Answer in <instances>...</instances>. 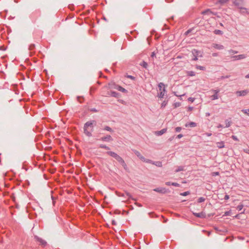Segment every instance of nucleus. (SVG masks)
Listing matches in <instances>:
<instances>
[{
  "mask_svg": "<svg viewBox=\"0 0 249 249\" xmlns=\"http://www.w3.org/2000/svg\"><path fill=\"white\" fill-rule=\"evenodd\" d=\"M104 130H106L110 132H113V130L108 126H105L103 129Z\"/></svg>",
  "mask_w": 249,
  "mask_h": 249,
  "instance_id": "24",
  "label": "nucleus"
},
{
  "mask_svg": "<svg viewBox=\"0 0 249 249\" xmlns=\"http://www.w3.org/2000/svg\"><path fill=\"white\" fill-rule=\"evenodd\" d=\"M197 125V124L195 122H191L187 123L185 124V126L186 127H195Z\"/></svg>",
  "mask_w": 249,
  "mask_h": 249,
  "instance_id": "15",
  "label": "nucleus"
},
{
  "mask_svg": "<svg viewBox=\"0 0 249 249\" xmlns=\"http://www.w3.org/2000/svg\"><path fill=\"white\" fill-rule=\"evenodd\" d=\"M193 215L196 217L204 218L206 217V214L204 212H201V213H193Z\"/></svg>",
  "mask_w": 249,
  "mask_h": 249,
  "instance_id": "8",
  "label": "nucleus"
},
{
  "mask_svg": "<svg viewBox=\"0 0 249 249\" xmlns=\"http://www.w3.org/2000/svg\"><path fill=\"white\" fill-rule=\"evenodd\" d=\"M155 56H156V53H155V52H152L151 53V57L153 58L154 57H155Z\"/></svg>",
  "mask_w": 249,
  "mask_h": 249,
  "instance_id": "54",
  "label": "nucleus"
},
{
  "mask_svg": "<svg viewBox=\"0 0 249 249\" xmlns=\"http://www.w3.org/2000/svg\"><path fill=\"white\" fill-rule=\"evenodd\" d=\"M233 140L236 141H239L238 138L235 135H232L231 137Z\"/></svg>",
  "mask_w": 249,
  "mask_h": 249,
  "instance_id": "44",
  "label": "nucleus"
},
{
  "mask_svg": "<svg viewBox=\"0 0 249 249\" xmlns=\"http://www.w3.org/2000/svg\"><path fill=\"white\" fill-rule=\"evenodd\" d=\"M247 57V55L244 54H239L238 55H232L231 56V58L233 59V60H238L244 59Z\"/></svg>",
  "mask_w": 249,
  "mask_h": 249,
  "instance_id": "5",
  "label": "nucleus"
},
{
  "mask_svg": "<svg viewBox=\"0 0 249 249\" xmlns=\"http://www.w3.org/2000/svg\"><path fill=\"white\" fill-rule=\"evenodd\" d=\"M127 77L128 78L131 79H132V80H135V77H134V76H132V75H128L127 76Z\"/></svg>",
  "mask_w": 249,
  "mask_h": 249,
  "instance_id": "47",
  "label": "nucleus"
},
{
  "mask_svg": "<svg viewBox=\"0 0 249 249\" xmlns=\"http://www.w3.org/2000/svg\"><path fill=\"white\" fill-rule=\"evenodd\" d=\"M190 194V192L189 191H186V192H184L183 193H181L180 194V195L182 196H186L189 195Z\"/></svg>",
  "mask_w": 249,
  "mask_h": 249,
  "instance_id": "35",
  "label": "nucleus"
},
{
  "mask_svg": "<svg viewBox=\"0 0 249 249\" xmlns=\"http://www.w3.org/2000/svg\"><path fill=\"white\" fill-rule=\"evenodd\" d=\"M192 53L193 55H196L197 57L199 55L201 56V55L200 54L201 52L199 51H197V50L194 49L192 51Z\"/></svg>",
  "mask_w": 249,
  "mask_h": 249,
  "instance_id": "19",
  "label": "nucleus"
},
{
  "mask_svg": "<svg viewBox=\"0 0 249 249\" xmlns=\"http://www.w3.org/2000/svg\"><path fill=\"white\" fill-rule=\"evenodd\" d=\"M172 185L175 186V187H179L180 186V184L177 182H172Z\"/></svg>",
  "mask_w": 249,
  "mask_h": 249,
  "instance_id": "45",
  "label": "nucleus"
},
{
  "mask_svg": "<svg viewBox=\"0 0 249 249\" xmlns=\"http://www.w3.org/2000/svg\"><path fill=\"white\" fill-rule=\"evenodd\" d=\"M184 170V166H179L178 167V168L176 169L175 172H179L180 171H183Z\"/></svg>",
  "mask_w": 249,
  "mask_h": 249,
  "instance_id": "21",
  "label": "nucleus"
},
{
  "mask_svg": "<svg viewBox=\"0 0 249 249\" xmlns=\"http://www.w3.org/2000/svg\"><path fill=\"white\" fill-rule=\"evenodd\" d=\"M107 154L108 155H109V156H111V157H113V158H114L115 160H116V159L117 158V157L119 156V155H118L117 153H115V152H112V151H108V152H107Z\"/></svg>",
  "mask_w": 249,
  "mask_h": 249,
  "instance_id": "13",
  "label": "nucleus"
},
{
  "mask_svg": "<svg viewBox=\"0 0 249 249\" xmlns=\"http://www.w3.org/2000/svg\"><path fill=\"white\" fill-rule=\"evenodd\" d=\"M116 160L119 162V163L120 164H121L122 163H123V162H124V160L119 155Z\"/></svg>",
  "mask_w": 249,
  "mask_h": 249,
  "instance_id": "23",
  "label": "nucleus"
},
{
  "mask_svg": "<svg viewBox=\"0 0 249 249\" xmlns=\"http://www.w3.org/2000/svg\"><path fill=\"white\" fill-rule=\"evenodd\" d=\"M242 111L247 115L249 116V109H243Z\"/></svg>",
  "mask_w": 249,
  "mask_h": 249,
  "instance_id": "36",
  "label": "nucleus"
},
{
  "mask_svg": "<svg viewBox=\"0 0 249 249\" xmlns=\"http://www.w3.org/2000/svg\"><path fill=\"white\" fill-rule=\"evenodd\" d=\"M140 65L143 68L147 69L148 68V64L146 62L144 61H142L141 63H140Z\"/></svg>",
  "mask_w": 249,
  "mask_h": 249,
  "instance_id": "20",
  "label": "nucleus"
},
{
  "mask_svg": "<svg viewBox=\"0 0 249 249\" xmlns=\"http://www.w3.org/2000/svg\"><path fill=\"white\" fill-rule=\"evenodd\" d=\"M100 141L103 142H110L113 140L111 136L109 135H107L106 136L103 137L100 139Z\"/></svg>",
  "mask_w": 249,
  "mask_h": 249,
  "instance_id": "7",
  "label": "nucleus"
},
{
  "mask_svg": "<svg viewBox=\"0 0 249 249\" xmlns=\"http://www.w3.org/2000/svg\"><path fill=\"white\" fill-rule=\"evenodd\" d=\"M229 198H230L229 196V195H226L225 196H224V199H225V200H228V199H229Z\"/></svg>",
  "mask_w": 249,
  "mask_h": 249,
  "instance_id": "53",
  "label": "nucleus"
},
{
  "mask_svg": "<svg viewBox=\"0 0 249 249\" xmlns=\"http://www.w3.org/2000/svg\"><path fill=\"white\" fill-rule=\"evenodd\" d=\"M205 198L203 197H200L197 199V202L199 203H202L205 200Z\"/></svg>",
  "mask_w": 249,
  "mask_h": 249,
  "instance_id": "30",
  "label": "nucleus"
},
{
  "mask_svg": "<svg viewBox=\"0 0 249 249\" xmlns=\"http://www.w3.org/2000/svg\"><path fill=\"white\" fill-rule=\"evenodd\" d=\"M202 14L203 15H210L211 14H212L213 15H215V14H214L212 12L210 11V9H207L203 12H202Z\"/></svg>",
  "mask_w": 249,
  "mask_h": 249,
  "instance_id": "18",
  "label": "nucleus"
},
{
  "mask_svg": "<svg viewBox=\"0 0 249 249\" xmlns=\"http://www.w3.org/2000/svg\"><path fill=\"white\" fill-rule=\"evenodd\" d=\"M153 191L161 194H165L167 192V190L165 188L163 187L156 188Z\"/></svg>",
  "mask_w": 249,
  "mask_h": 249,
  "instance_id": "6",
  "label": "nucleus"
},
{
  "mask_svg": "<svg viewBox=\"0 0 249 249\" xmlns=\"http://www.w3.org/2000/svg\"><path fill=\"white\" fill-rule=\"evenodd\" d=\"M213 32L215 35H222L223 34V32L220 30H215Z\"/></svg>",
  "mask_w": 249,
  "mask_h": 249,
  "instance_id": "28",
  "label": "nucleus"
},
{
  "mask_svg": "<svg viewBox=\"0 0 249 249\" xmlns=\"http://www.w3.org/2000/svg\"><path fill=\"white\" fill-rule=\"evenodd\" d=\"M167 104V101H164L161 105V107H164Z\"/></svg>",
  "mask_w": 249,
  "mask_h": 249,
  "instance_id": "40",
  "label": "nucleus"
},
{
  "mask_svg": "<svg viewBox=\"0 0 249 249\" xmlns=\"http://www.w3.org/2000/svg\"><path fill=\"white\" fill-rule=\"evenodd\" d=\"M172 182H165V184L167 186H170V185H172Z\"/></svg>",
  "mask_w": 249,
  "mask_h": 249,
  "instance_id": "57",
  "label": "nucleus"
},
{
  "mask_svg": "<svg viewBox=\"0 0 249 249\" xmlns=\"http://www.w3.org/2000/svg\"><path fill=\"white\" fill-rule=\"evenodd\" d=\"M229 0H219L218 2L221 4L227 3Z\"/></svg>",
  "mask_w": 249,
  "mask_h": 249,
  "instance_id": "37",
  "label": "nucleus"
},
{
  "mask_svg": "<svg viewBox=\"0 0 249 249\" xmlns=\"http://www.w3.org/2000/svg\"><path fill=\"white\" fill-rule=\"evenodd\" d=\"M163 87V91H160V93L158 94V97L160 98H163L165 93L166 92V90L165 89V84L162 83L160 82L158 84V88L160 90H161V88Z\"/></svg>",
  "mask_w": 249,
  "mask_h": 249,
  "instance_id": "2",
  "label": "nucleus"
},
{
  "mask_svg": "<svg viewBox=\"0 0 249 249\" xmlns=\"http://www.w3.org/2000/svg\"><path fill=\"white\" fill-rule=\"evenodd\" d=\"M217 127L218 128H223V127H224V126H223V125H222V124H219L217 125Z\"/></svg>",
  "mask_w": 249,
  "mask_h": 249,
  "instance_id": "59",
  "label": "nucleus"
},
{
  "mask_svg": "<svg viewBox=\"0 0 249 249\" xmlns=\"http://www.w3.org/2000/svg\"><path fill=\"white\" fill-rule=\"evenodd\" d=\"M249 92V90L245 89L243 90L237 91L236 94L239 96H244Z\"/></svg>",
  "mask_w": 249,
  "mask_h": 249,
  "instance_id": "9",
  "label": "nucleus"
},
{
  "mask_svg": "<svg viewBox=\"0 0 249 249\" xmlns=\"http://www.w3.org/2000/svg\"><path fill=\"white\" fill-rule=\"evenodd\" d=\"M231 213V212L230 211H226V212H225L224 215H225V216L230 215Z\"/></svg>",
  "mask_w": 249,
  "mask_h": 249,
  "instance_id": "46",
  "label": "nucleus"
},
{
  "mask_svg": "<svg viewBox=\"0 0 249 249\" xmlns=\"http://www.w3.org/2000/svg\"><path fill=\"white\" fill-rule=\"evenodd\" d=\"M119 93L115 91H111L110 93V95L112 97H118L119 96Z\"/></svg>",
  "mask_w": 249,
  "mask_h": 249,
  "instance_id": "22",
  "label": "nucleus"
},
{
  "mask_svg": "<svg viewBox=\"0 0 249 249\" xmlns=\"http://www.w3.org/2000/svg\"><path fill=\"white\" fill-rule=\"evenodd\" d=\"M218 98V95L216 94H214L213 95H212L211 96V99L212 100H216V99H217Z\"/></svg>",
  "mask_w": 249,
  "mask_h": 249,
  "instance_id": "33",
  "label": "nucleus"
},
{
  "mask_svg": "<svg viewBox=\"0 0 249 249\" xmlns=\"http://www.w3.org/2000/svg\"><path fill=\"white\" fill-rule=\"evenodd\" d=\"M35 44H30L29 46V50H32L35 48Z\"/></svg>",
  "mask_w": 249,
  "mask_h": 249,
  "instance_id": "42",
  "label": "nucleus"
},
{
  "mask_svg": "<svg viewBox=\"0 0 249 249\" xmlns=\"http://www.w3.org/2000/svg\"><path fill=\"white\" fill-rule=\"evenodd\" d=\"M34 238L36 241L39 242V245H41L42 247H44L47 245V242L37 235H35Z\"/></svg>",
  "mask_w": 249,
  "mask_h": 249,
  "instance_id": "3",
  "label": "nucleus"
},
{
  "mask_svg": "<svg viewBox=\"0 0 249 249\" xmlns=\"http://www.w3.org/2000/svg\"><path fill=\"white\" fill-rule=\"evenodd\" d=\"M226 123V126L225 127H229L231 126V121H228V120H226L225 121Z\"/></svg>",
  "mask_w": 249,
  "mask_h": 249,
  "instance_id": "34",
  "label": "nucleus"
},
{
  "mask_svg": "<svg viewBox=\"0 0 249 249\" xmlns=\"http://www.w3.org/2000/svg\"><path fill=\"white\" fill-rule=\"evenodd\" d=\"M182 129L181 127L178 126L175 128V131L176 132H179Z\"/></svg>",
  "mask_w": 249,
  "mask_h": 249,
  "instance_id": "43",
  "label": "nucleus"
},
{
  "mask_svg": "<svg viewBox=\"0 0 249 249\" xmlns=\"http://www.w3.org/2000/svg\"><path fill=\"white\" fill-rule=\"evenodd\" d=\"M107 154L108 155H109V156H111V157H113V158H114L115 160H116V159L117 158V157L119 156V155H118L117 153H115V152H112V151H108V152H107Z\"/></svg>",
  "mask_w": 249,
  "mask_h": 249,
  "instance_id": "12",
  "label": "nucleus"
},
{
  "mask_svg": "<svg viewBox=\"0 0 249 249\" xmlns=\"http://www.w3.org/2000/svg\"><path fill=\"white\" fill-rule=\"evenodd\" d=\"M114 88L119 91H122V92L125 93L127 92V90L119 85H115Z\"/></svg>",
  "mask_w": 249,
  "mask_h": 249,
  "instance_id": "14",
  "label": "nucleus"
},
{
  "mask_svg": "<svg viewBox=\"0 0 249 249\" xmlns=\"http://www.w3.org/2000/svg\"><path fill=\"white\" fill-rule=\"evenodd\" d=\"M51 198H52V201H53V205H54L55 204V198H54V197L53 196H51Z\"/></svg>",
  "mask_w": 249,
  "mask_h": 249,
  "instance_id": "49",
  "label": "nucleus"
},
{
  "mask_svg": "<svg viewBox=\"0 0 249 249\" xmlns=\"http://www.w3.org/2000/svg\"><path fill=\"white\" fill-rule=\"evenodd\" d=\"M216 146L218 148H220V149L223 148L225 147V144H224V142L223 141L217 142H216Z\"/></svg>",
  "mask_w": 249,
  "mask_h": 249,
  "instance_id": "17",
  "label": "nucleus"
},
{
  "mask_svg": "<svg viewBox=\"0 0 249 249\" xmlns=\"http://www.w3.org/2000/svg\"><path fill=\"white\" fill-rule=\"evenodd\" d=\"M153 164L155 165L157 167H161L162 163L161 161H153Z\"/></svg>",
  "mask_w": 249,
  "mask_h": 249,
  "instance_id": "26",
  "label": "nucleus"
},
{
  "mask_svg": "<svg viewBox=\"0 0 249 249\" xmlns=\"http://www.w3.org/2000/svg\"><path fill=\"white\" fill-rule=\"evenodd\" d=\"M125 195H126V196H128V197H129V198L131 197V195H130V194H129V193H128V192H126V193H125Z\"/></svg>",
  "mask_w": 249,
  "mask_h": 249,
  "instance_id": "61",
  "label": "nucleus"
},
{
  "mask_svg": "<svg viewBox=\"0 0 249 249\" xmlns=\"http://www.w3.org/2000/svg\"><path fill=\"white\" fill-rule=\"evenodd\" d=\"M187 74L188 76H194L196 75V72L193 71H188L187 72Z\"/></svg>",
  "mask_w": 249,
  "mask_h": 249,
  "instance_id": "29",
  "label": "nucleus"
},
{
  "mask_svg": "<svg viewBox=\"0 0 249 249\" xmlns=\"http://www.w3.org/2000/svg\"><path fill=\"white\" fill-rule=\"evenodd\" d=\"M142 161L146 162V163L152 164L153 163V161H152V160H149V159H146L145 158H144V159Z\"/></svg>",
  "mask_w": 249,
  "mask_h": 249,
  "instance_id": "31",
  "label": "nucleus"
},
{
  "mask_svg": "<svg viewBox=\"0 0 249 249\" xmlns=\"http://www.w3.org/2000/svg\"><path fill=\"white\" fill-rule=\"evenodd\" d=\"M229 53H230L236 54L238 53V52L236 51L231 49V50H229Z\"/></svg>",
  "mask_w": 249,
  "mask_h": 249,
  "instance_id": "39",
  "label": "nucleus"
},
{
  "mask_svg": "<svg viewBox=\"0 0 249 249\" xmlns=\"http://www.w3.org/2000/svg\"><path fill=\"white\" fill-rule=\"evenodd\" d=\"M111 224L113 225H117V222H116V221L115 220H112Z\"/></svg>",
  "mask_w": 249,
  "mask_h": 249,
  "instance_id": "51",
  "label": "nucleus"
},
{
  "mask_svg": "<svg viewBox=\"0 0 249 249\" xmlns=\"http://www.w3.org/2000/svg\"><path fill=\"white\" fill-rule=\"evenodd\" d=\"M193 109V107H189L188 108V111H191Z\"/></svg>",
  "mask_w": 249,
  "mask_h": 249,
  "instance_id": "58",
  "label": "nucleus"
},
{
  "mask_svg": "<svg viewBox=\"0 0 249 249\" xmlns=\"http://www.w3.org/2000/svg\"><path fill=\"white\" fill-rule=\"evenodd\" d=\"M117 195L119 196H123V197H124V194H121V193H117Z\"/></svg>",
  "mask_w": 249,
  "mask_h": 249,
  "instance_id": "56",
  "label": "nucleus"
},
{
  "mask_svg": "<svg viewBox=\"0 0 249 249\" xmlns=\"http://www.w3.org/2000/svg\"><path fill=\"white\" fill-rule=\"evenodd\" d=\"M188 101L191 102H193L194 101H195V98H192V97H189L188 99Z\"/></svg>",
  "mask_w": 249,
  "mask_h": 249,
  "instance_id": "50",
  "label": "nucleus"
},
{
  "mask_svg": "<svg viewBox=\"0 0 249 249\" xmlns=\"http://www.w3.org/2000/svg\"><path fill=\"white\" fill-rule=\"evenodd\" d=\"M243 3V0H235L234 2V4L235 5L238 7V8H239L241 10H247L246 8L243 7L242 6Z\"/></svg>",
  "mask_w": 249,
  "mask_h": 249,
  "instance_id": "4",
  "label": "nucleus"
},
{
  "mask_svg": "<svg viewBox=\"0 0 249 249\" xmlns=\"http://www.w3.org/2000/svg\"><path fill=\"white\" fill-rule=\"evenodd\" d=\"M124 168V170H127V166L126 164L125 163V161L123 162V163H122L121 164Z\"/></svg>",
  "mask_w": 249,
  "mask_h": 249,
  "instance_id": "38",
  "label": "nucleus"
},
{
  "mask_svg": "<svg viewBox=\"0 0 249 249\" xmlns=\"http://www.w3.org/2000/svg\"><path fill=\"white\" fill-rule=\"evenodd\" d=\"M183 136V135H182V134H178V135H177V138H178V139H180V138H181Z\"/></svg>",
  "mask_w": 249,
  "mask_h": 249,
  "instance_id": "52",
  "label": "nucleus"
},
{
  "mask_svg": "<svg viewBox=\"0 0 249 249\" xmlns=\"http://www.w3.org/2000/svg\"><path fill=\"white\" fill-rule=\"evenodd\" d=\"M191 31H192V30H191V29H189V30H187V31L186 32L185 34H186V35H188V34H189L191 32Z\"/></svg>",
  "mask_w": 249,
  "mask_h": 249,
  "instance_id": "60",
  "label": "nucleus"
},
{
  "mask_svg": "<svg viewBox=\"0 0 249 249\" xmlns=\"http://www.w3.org/2000/svg\"><path fill=\"white\" fill-rule=\"evenodd\" d=\"M91 110L93 112H97V110L95 108H92Z\"/></svg>",
  "mask_w": 249,
  "mask_h": 249,
  "instance_id": "63",
  "label": "nucleus"
},
{
  "mask_svg": "<svg viewBox=\"0 0 249 249\" xmlns=\"http://www.w3.org/2000/svg\"><path fill=\"white\" fill-rule=\"evenodd\" d=\"M194 57L192 58L193 60L196 61L198 59L197 56L196 55H194Z\"/></svg>",
  "mask_w": 249,
  "mask_h": 249,
  "instance_id": "55",
  "label": "nucleus"
},
{
  "mask_svg": "<svg viewBox=\"0 0 249 249\" xmlns=\"http://www.w3.org/2000/svg\"><path fill=\"white\" fill-rule=\"evenodd\" d=\"M213 47L214 48L219 50H223L224 49V46L219 44L213 43Z\"/></svg>",
  "mask_w": 249,
  "mask_h": 249,
  "instance_id": "10",
  "label": "nucleus"
},
{
  "mask_svg": "<svg viewBox=\"0 0 249 249\" xmlns=\"http://www.w3.org/2000/svg\"><path fill=\"white\" fill-rule=\"evenodd\" d=\"M99 147L100 148H104V149H105L106 150H109L110 149V148L107 146H106V145L105 144H100L99 145Z\"/></svg>",
  "mask_w": 249,
  "mask_h": 249,
  "instance_id": "27",
  "label": "nucleus"
},
{
  "mask_svg": "<svg viewBox=\"0 0 249 249\" xmlns=\"http://www.w3.org/2000/svg\"><path fill=\"white\" fill-rule=\"evenodd\" d=\"M206 135L207 136H211L212 135V134L211 133H207L206 134Z\"/></svg>",
  "mask_w": 249,
  "mask_h": 249,
  "instance_id": "62",
  "label": "nucleus"
},
{
  "mask_svg": "<svg viewBox=\"0 0 249 249\" xmlns=\"http://www.w3.org/2000/svg\"><path fill=\"white\" fill-rule=\"evenodd\" d=\"M181 105V104L179 102H176L174 104V107H180Z\"/></svg>",
  "mask_w": 249,
  "mask_h": 249,
  "instance_id": "41",
  "label": "nucleus"
},
{
  "mask_svg": "<svg viewBox=\"0 0 249 249\" xmlns=\"http://www.w3.org/2000/svg\"><path fill=\"white\" fill-rule=\"evenodd\" d=\"M196 68L197 70H199L201 71H205L206 68L203 66H199V65H196Z\"/></svg>",
  "mask_w": 249,
  "mask_h": 249,
  "instance_id": "25",
  "label": "nucleus"
},
{
  "mask_svg": "<svg viewBox=\"0 0 249 249\" xmlns=\"http://www.w3.org/2000/svg\"><path fill=\"white\" fill-rule=\"evenodd\" d=\"M213 91L214 92V94L218 95V93L219 92V89H213Z\"/></svg>",
  "mask_w": 249,
  "mask_h": 249,
  "instance_id": "48",
  "label": "nucleus"
},
{
  "mask_svg": "<svg viewBox=\"0 0 249 249\" xmlns=\"http://www.w3.org/2000/svg\"><path fill=\"white\" fill-rule=\"evenodd\" d=\"M133 152L134 153V154H135V155H136V156H137V157H138V158H139V159H140L142 161H143V160L144 159V158H144L143 156H142V155L141 154V153H140L139 151H137V150H133Z\"/></svg>",
  "mask_w": 249,
  "mask_h": 249,
  "instance_id": "11",
  "label": "nucleus"
},
{
  "mask_svg": "<svg viewBox=\"0 0 249 249\" xmlns=\"http://www.w3.org/2000/svg\"><path fill=\"white\" fill-rule=\"evenodd\" d=\"M96 124V122L94 120L89 121L86 122L84 125V133L88 137L92 136V132L93 130L94 126Z\"/></svg>",
  "mask_w": 249,
  "mask_h": 249,
  "instance_id": "1",
  "label": "nucleus"
},
{
  "mask_svg": "<svg viewBox=\"0 0 249 249\" xmlns=\"http://www.w3.org/2000/svg\"><path fill=\"white\" fill-rule=\"evenodd\" d=\"M246 78H249V73L245 76Z\"/></svg>",
  "mask_w": 249,
  "mask_h": 249,
  "instance_id": "64",
  "label": "nucleus"
},
{
  "mask_svg": "<svg viewBox=\"0 0 249 249\" xmlns=\"http://www.w3.org/2000/svg\"><path fill=\"white\" fill-rule=\"evenodd\" d=\"M243 207L244 205L242 204H240L237 206L236 209L238 211H241L243 209Z\"/></svg>",
  "mask_w": 249,
  "mask_h": 249,
  "instance_id": "32",
  "label": "nucleus"
},
{
  "mask_svg": "<svg viewBox=\"0 0 249 249\" xmlns=\"http://www.w3.org/2000/svg\"><path fill=\"white\" fill-rule=\"evenodd\" d=\"M167 131L166 128H163L159 131H157L155 132V134L158 136H161L164 133H165Z\"/></svg>",
  "mask_w": 249,
  "mask_h": 249,
  "instance_id": "16",
  "label": "nucleus"
}]
</instances>
